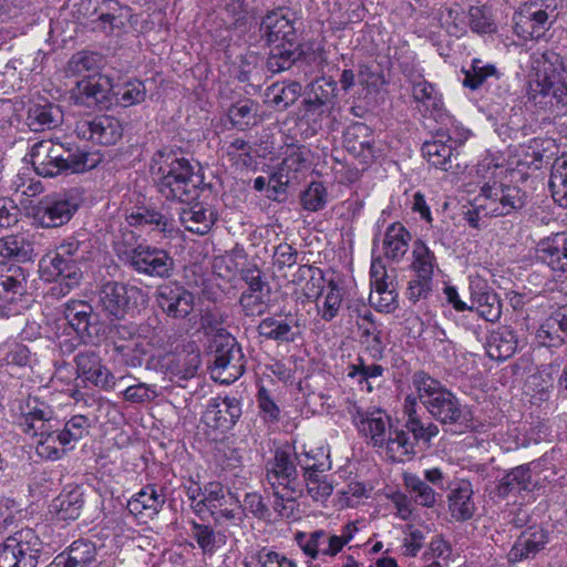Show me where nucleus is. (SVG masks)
<instances>
[{"label":"nucleus","mask_w":567,"mask_h":567,"mask_svg":"<svg viewBox=\"0 0 567 567\" xmlns=\"http://www.w3.org/2000/svg\"><path fill=\"white\" fill-rule=\"evenodd\" d=\"M341 406L351 417L358 433L373 447L382 450L389 460L404 462L414 455V444L409 434L393 427L391 417L384 410L375 406L363 408L354 396L344 398Z\"/></svg>","instance_id":"nucleus-1"},{"label":"nucleus","mask_w":567,"mask_h":567,"mask_svg":"<svg viewBox=\"0 0 567 567\" xmlns=\"http://www.w3.org/2000/svg\"><path fill=\"white\" fill-rule=\"evenodd\" d=\"M31 164L35 173L43 177L79 174L94 168L100 156L81 150L72 143L43 140L37 142L30 152Z\"/></svg>","instance_id":"nucleus-2"},{"label":"nucleus","mask_w":567,"mask_h":567,"mask_svg":"<svg viewBox=\"0 0 567 567\" xmlns=\"http://www.w3.org/2000/svg\"><path fill=\"white\" fill-rule=\"evenodd\" d=\"M412 385L420 403L437 423L461 430L470 427L472 416L467 406L439 380L420 370L413 373Z\"/></svg>","instance_id":"nucleus-3"},{"label":"nucleus","mask_w":567,"mask_h":567,"mask_svg":"<svg viewBox=\"0 0 567 567\" xmlns=\"http://www.w3.org/2000/svg\"><path fill=\"white\" fill-rule=\"evenodd\" d=\"M157 168V189L166 199H177L190 204L199 195L203 177L185 157L174 150L162 148L153 156Z\"/></svg>","instance_id":"nucleus-4"},{"label":"nucleus","mask_w":567,"mask_h":567,"mask_svg":"<svg viewBox=\"0 0 567 567\" xmlns=\"http://www.w3.org/2000/svg\"><path fill=\"white\" fill-rule=\"evenodd\" d=\"M265 481L267 489L272 492V507L278 516L292 520L299 518L297 496L302 492V482L292 453L276 451L274 458L266 465Z\"/></svg>","instance_id":"nucleus-5"},{"label":"nucleus","mask_w":567,"mask_h":567,"mask_svg":"<svg viewBox=\"0 0 567 567\" xmlns=\"http://www.w3.org/2000/svg\"><path fill=\"white\" fill-rule=\"evenodd\" d=\"M535 63L534 92L550 97V103L567 105V60L555 51H545Z\"/></svg>","instance_id":"nucleus-6"},{"label":"nucleus","mask_w":567,"mask_h":567,"mask_svg":"<svg viewBox=\"0 0 567 567\" xmlns=\"http://www.w3.org/2000/svg\"><path fill=\"white\" fill-rule=\"evenodd\" d=\"M210 350L214 357L212 375L221 383L236 381L245 372V358L236 339L224 331L212 340Z\"/></svg>","instance_id":"nucleus-7"},{"label":"nucleus","mask_w":567,"mask_h":567,"mask_svg":"<svg viewBox=\"0 0 567 567\" xmlns=\"http://www.w3.org/2000/svg\"><path fill=\"white\" fill-rule=\"evenodd\" d=\"M42 542L31 528L21 529L0 544V567H37Z\"/></svg>","instance_id":"nucleus-8"},{"label":"nucleus","mask_w":567,"mask_h":567,"mask_svg":"<svg viewBox=\"0 0 567 567\" xmlns=\"http://www.w3.org/2000/svg\"><path fill=\"white\" fill-rule=\"evenodd\" d=\"M555 8L546 0L524 3L514 14L515 33L524 40H539L556 21Z\"/></svg>","instance_id":"nucleus-9"},{"label":"nucleus","mask_w":567,"mask_h":567,"mask_svg":"<svg viewBox=\"0 0 567 567\" xmlns=\"http://www.w3.org/2000/svg\"><path fill=\"white\" fill-rule=\"evenodd\" d=\"M464 79L462 84L471 90H477L486 83L489 100L497 105L507 104L512 97L508 79L501 74L495 65L483 64L478 59H474L468 69H462Z\"/></svg>","instance_id":"nucleus-10"},{"label":"nucleus","mask_w":567,"mask_h":567,"mask_svg":"<svg viewBox=\"0 0 567 567\" xmlns=\"http://www.w3.org/2000/svg\"><path fill=\"white\" fill-rule=\"evenodd\" d=\"M145 301L143 290L117 281L105 282L99 291V306L105 316L122 319L140 302Z\"/></svg>","instance_id":"nucleus-11"},{"label":"nucleus","mask_w":567,"mask_h":567,"mask_svg":"<svg viewBox=\"0 0 567 567\" xmlns=\"http://www.w3.org/2000/svg\"><path fill=\"white\" fill-rule=\"evenodd\" d=\"M467 135L468 132H465L462 137L454 138L450 132H437L433 141L423 143L422 154L433 167L456 174L466 167L458 161L457 147L464 143Z\"/></svg>","instance_id":"nucleus-12"},{"label":"nucleus","mask_w":567,"mask_h":567,"mask_svg":"<svg viewBox=\"0 0 567 567\" xmlns=\"http://www.w3.org/2000/svg\"><path fill=\"white\" fill-rule=\"evenodd\" d=\"M79 209V199L72 194H53L42 198L33 210L34 219L42 227H60Z\"/></svg>","instance_id":"nucleus-13"},{"label":"nucleus","mask_w":567,"mask_h":567,"mask_svg":"<svg viewBox=\"0 0 567 567\" xmlns=\"http://www.w3.org/2000/svg\"><path fill=\"white\" fill-rule=\"evenodd\" d=\"M481 196L489 203L485 206L493 216H506L525 206L526 193L518 186L504 185L494 181L481 186Z\"/></svg>","instance_id":"nucleus-14"},{"label":"nucleus","mask_w":567,"mask_h":567,"mask_svg":"<svg viewBox=\"0 0 567 567\" xmlns=\"http://www.w3.org/2000/svg\"><path fill=\"white\" fill-rule=\"evenodd\" d=\"M241 414L243 408L238 398L217 395L208 401L202 421L206 427L225 433L235 426Z\"/></svg>","instance_id":"nucleus-15"},{"label":"nucleus","mask_w":567,"mask_h":567,"mask_svg":"<svg viewBox=\"0 0 567 567\" xmlns=\"http://www.w3.org/2000/svg\"><path fill=\"white\" fill-rule=\"evenodd\" d=\"M78 137L101 145H114L123 135L121 122L109 115H97L79 120L74 128Z\"/></svg>","instance_id":"nucleus-16"},{"label":"nucleus","mask_w":567,"mask_h":567,"mask_svg":"<svg viewBox=\"0 0 567 567\" xmlns=\"http://www.w3.org/2000/svg\"><path fill=\"white\" fill-rule=\"evenodd\" d=\"M337 82L332 78H319L312 81L303 100V116L316 121L329 114L337 104Z\"/></svg>","instance_id":"nucleus-17"},{"label":"nucleus","mask_w":567,"mask_h":567,"mask_svg":"<svg viewBox=\"0 0 567 567\" xmlns=\"http://www.w3.org/2000/svg\"><path fill=\"white\" fill-rule=\"evenodd\" d=\"M296 22V19L289 18L282 10L270 11L259 23L260 39L266 45H293L298 42Z\"/></svg>","instance_id":"nucleus-18"},{"label":"nucleus","mask_w":567,"mask_h":567,"mask_svg":"<svg viewBox=\"0 0 567 567\" xmlns=\"http://www.w3.org/2000/svg\"><path fill=\"white\" fill-rule=\"evenodd\" d=\"M19 425L25 434L43 435L53 429L54 411L37 396H28L19 406Z\"/></svg>","instance_id":"nucleus-19"},{"label":"nucleus","mask_w":567,"mask_h":567,"mask_svg":"<svg viewBox=\"0 0 567 567\" xmlns=\"http://www.w3.org/2000/svg\"><path fill=\"white\" fill-rule=\"evenodd\" d=\"M40 271L47 280H65V286L71 289L78 285L81 278V271L73 259L72 250H64L59 254L58 250H49L40 260Z\"/></svg>","instance_id":"nucleus-20"},{"label":"nucleus","mask_w":567,"mask_h":567,"mask_svg":"<svg viewBox=\"0 0 567 567\" xmlns=\"http://www.w3.org/2000/svg\"><path fill=\"white\" fill-rule=\"evenodd\" d=\"M156 301L167 316L176 319L186 318L194 308L193 293L174 281L157 287Z\"/></svg>","instance_id":"nucleus-21"},{"label":"nucleus","mask_w":567,"mask_h":567,"mask_svg":"<svg viewBox=\"0 0 567 567\" xmlns=\"http://www.w3.org/2000/svg\"><path fill=\"white\" fill-rule=\"evenodd\" d=\"M200 363V353L194 342H188L183 346L181 351L166 353L162 358V367L171 379L188 380L194 378Z\"/></svg>","instance_id":"nucleus-22"},{"label":"nucleus","mask_w":567,"mask_h":567,"mask_svg":"<svg viewBox=\"0 0 567 567\" xmlns=\"http://www.w3.org/2000/svg\"><path fill=\"white\" fill-rule=\"evenodd\" d=\"M343 145L350 154L363 163L372 162L375 158L373 132L365 123L350 124L343 133Z\"/></svg>","instance_id":"nucleus-23"},{"label":"nucleus","mask_w":567,"mask_h":567,"mask_svg":"<svg viewBox=\"0 0 567 567\" xmlns=\"http://www.w3.org/2000/svg\"><path fill=\"white\" fill-rule=\"evenodd\" d=\"M535 462L526 463L513 467L497 482L494 494L504 499L509 495L530 493L537 487V482L533 478V468Z\"/></svg>","instance_id":"nucleus-24"},{"label":"nucleus","mask_w":567,"mask_h":567,"mask_svg":"<svg viewBox=\"0 0 567 567\" xmlns=\"http://www.w3.org/2000/svg\"><path fill=\"white\" fill-rule=\"evenodd\" d=\"M131 266L138 272L150 276L168 277L174 261L166 250H124Z\"/></svg>","instance_id":"nucleus-25"},{"label":"nucleus","mask_w":567,"mask_h":567,"mask_svg":"<svg viewBox=\"0 0 567 567\" xmlns=\"http://www.w3.org/2000/svg\"><path fill=\"white\" fill-rule=\"evenodd\" d=\"M93 308L82 300H71L64 305L63 318L56 321V329L64 328L63 334L71 336L73 332L78 338L90 336Z\"/></svg>","instance_id":"nucleus-26"},{"label":"nucleus","mask_w":567,"mask_h":567,"mask_svg":"<svg viewBox=\"0 0 567 567\" xmlns=\"http://www.w3.org/2000/svg\"><path fill=\"white\" fill-rule=\"evenodd\" d=\"M165 502V487L147 484L128 499L127 509L136 517L153 518L163 508Z\"/></svg>","instance_id":"nucleus-27"},{"label":"nucleus","mask_w":567,"mask_h":567,"mask_svg":"<svg viewBox=\"0 0 567 567\" xmlns=\"http://www.w3.org/2000/svg\"><path fill=\"white\" fill-rule=\"evenodd\" d=\"M74 361L79 377L105 390L113 388L114 375L101 363V359L95 352H80L75 355Z\"/></svg>","instance_id":"nucleus-28"},{"label":"nucleus","mask_w":567,"mask_h":567,"mask_svg":"<svg viewBox=\"0 0 567 567\" xmlns=\"http://www.w3.org/2000/svg\"><path fill=\"white\" fill-rule=\"evenodd\" d=\"M111 95L114 96V85L106 76L82 80L76 83L75 99L86 106H99L105 109L111 103Z\"/></svg>","instance_id":"nucleus-29"},{"label":"nucleus","mask_w":567,"mask_h":567,"mask_svg":"<svg viewBox=\"0 0 567 567\" xmlns=\"http://www.w3.org/2000/svg\"><path fill=\"white\" fill-rule=\"evenodd\" d=\"M518 340L514 330L507 326L492 330L486 340V353L492 360L504 361L517 350Z\"/></svg>","instance_id":"nucleus-30"},{"label":"nucleus","mask_w":567,"mask_h":567,"mask_svg":"<svg viewBox=\"0 0 567 567\" xmlns=\"http://www.w3.org/2000/svg\"><path fill=\"white\" fill-rule=\"evenodd\" d=\"M299 328L296 316L288 315L285 318L267 317L258 324V333L268 339L279 342H293L299 334L295 331Z\"/></svg>","instance_id":"nucleus-31"},{"label":"nucleus","mask_w":567,"mask_h":567,"mask_svg":"<svg viewBox=\"0 0 567 567\" xmlns=\"http://www.w3.org/2000/svg\"><path fill=\"white\" fill-rule=\"evenodd\" d=\"M547 543V535L543 529H528L523 532L508 553V561L517 563L534 558Z\"/></svg>","instance_id":"nucleus-32"},{"label":"nucleus","mask_w":567,"mask_h":567,"mask_svg":"<svg viewBox=\"0 0 567 567\" xmlns=\"http://www.w3.org/2000/svg\"><path fill=\"white\" fill-rule=\"evenodd\" d=\"M449 512L456 522L471 519L476 511L473 488L470 482H462L447 495Z\"/></svg>","instance_id":"nucleus-33"},{"label":"nucleus","mask_w":567,"mask_h":567,"mask_svg":"<svg viewBox=\"0 0 567 567\" xmlns=\"http://www.w3.org/2000/svg\"><path fill=\"white\" fill-rule=\"evenodd\" d=\"M302 286V293L309 301H317L327 288L328 280L321 269L308 265L297 266L291 282Z\"/></svg>","instance_id":"nucleus-34"},{"label":"nucleus","mask_w":567,"mask_h":567,"mask_svg":"<svg viewBox=\"0 0 567 567\" xmlns=\"http://www.w3.org/2000/svg\"><path fill=\"white\" fill-rule=\"evenodd\" d=\"M270 51L266 60V68L271 73H280L289 70L297 61L305 56V50L301 44H275L268 45Z\"/></svg>","instance_id":"nucleus-35"},{"label":"nucleus","mask_w":567,"mask_h":567,"mask_svg":"<svg viewBox=\"0 0 567 567\" xmlns=\"http://www.w3.org/2000/svg\"><path fill=\"white\" fill-rule=\"evenodd\" d=\"M25 122L34 132L51 130L63 122V113L60 106L53 103L33 104L28 110Z\"/></svg>","instance_id":"nucleus-36"},{"label":"nucleus","mask_w":567,"mask_h":567,"mask_svg":"<svg viewBox=\"0 0 567 567\" xmlns=\"http://www.w3.org/2000/svg\"><path fill=\"white\" fill-rule=\"evenodd\" d=\"M83 504V494L79 488L63 491L52 501L50 513L59 520H74L80 516Z\"/></svg>","instance_id":"nucleus-37"},{"label":"nucleus","mask_w":567,"mask_h":567,"mask_svg":"<svg viewBox=\"0 0 567 567\" xmlns=\"http://www.w3.org/2000/svg\"><path fill=\"white\" fill-rule=\"evenodd\" d=\"M96 559L95 545L86 539L74 540L64 551L58 555V563L63 567H91Z\"/></svg>","instance_id":"nucleus-38"},{"label":"nucleus","mask_w":567,"mask_h":567,"mask_svg":"<svg viewBox=\"0 0 567 567\" xmlns=\"http://www.w3.org/2000/svg\"><path fill=\"white\" fill-rule=\"evenodd\" d=\"M292 456L296 464L302 470L303 477L309 473L318 476V473H326L331 468L329 454L323 447L306 450L303 446L300 452L295 450Z\"/></svg>","instance_id":"nucleus-39"},{"label":"nucleus","mask_w":567,"mask_h":567,"mask_svg":"<svg viewBox=\"0 0 567 567\" xmlns=\"http://www.w3.org/2000/svg\"><path fill=\"white\" fill-rule=\"evenodd\" d=\"M258 111V102L251 99H240L228 107L227 117L233 127L246 131L256 125Z\"/></svg>","instance_id":"nucleus-40"},{"label":"nucleus","mask_w":567,"mask_h":567,"mask_svg":"<svg viewBox=\"0 0 567 567\" xmlns=\"http://www.w3.org/2000/svg\"><path fill=\"white\" fill-rule=\"evenodd\" d=\"M103 58L100 53L80 51L74 53L68 62L66 74L71 76H83V80H91L97 73Z\"/></svg>","instance_id":"nucleus-41"},{"label":"nucleus","mask_w":567,"mask_h":567,"mask_svg":"<svg viewBox=\"0 0 567 567\" xmlns=\"http://www.w3.org/2000/svg\"><path fill=\"white\" fill-rule=\"evenodd\" d=\"M342 301L343 288L333 279H329L323 295L316 301L318 315L327 322L333 320L341 309Z\"/></svg>","instance_id":"nucleus-42"},{"label":"nucleus","mask_w":567,"mask_h":567,"mask_svg":"<svg viewBox=\"0 0 567 567\" xmlns=\"http://www.w3.org/2000/svg\"><path fill=\"white\" fill-rule=\"evenodd\" d=\"M179 218L187 230L200 235L206 234L213 224V213L199 203L183 208Z\"/></svg>","instance_id":"nucleus-43"},{"label":"nucleus","mask_w":567,"mask_h":567,"mask_svg":"<svg viewBox=\"0 0 567 567\" xmlns=\"http://www.w3.org/2000/svg\"><path fill=\"white\" fill-rule=\"evenodd\" d=\"M549 187L554 200L558 203L559 206L567 208V153L554 161Z\"/></svg>","instance_id":"nucleus-44"},{"label":"nucleus","mask_w":567,"mask_h":567,"mask_svg":"<svg viewBox=\"0 0 567 567\" xmlns=\"http://www.w3.org/2000/svg\"><path fill=\"white\" fill-rule=\"evenodd\" d=\"M471 295L473 301V309L475 308L478 315L486 321H495L501 317L502 305L497 298V295L489 291L474 290L471 285Z\"/></svg>","instance_id":"nucleus-45"},{"label":"nucleus","mask_w":567,"mask_h":567,"mask_svg":"<svg viewBox=\"0 0 567 567\" xmlns=\"http://www.w3.org/2000/svg\"><path fill=\"white\" fill-rule=\"evenodd\" d=\"M189 526L190 537L196 540L204 554H213L220 546L221 535L215 532L213 526L194 519L189 522Z\"/></svg>","instance_id":"nucleus-46"},{"label":"nucleus","mask_w":567,"mask_h":567,"mask_svg":"<svg viewBox=\"0 0 567 567\" xmlns=\"http://www.w3.org/2000/svg\"><path fill=\"white\" fill-rule=\"evenodd\" d=\"M91 427V421L83 414L71 416L64 424V427L56 431V440L62 446H66L73 442L83 439Z\"/></svg>","instance_id":"nucleus-47"},{"label":"nucleus","mask_w":567,"mask_h":567,"mask_svg":"<svg viewBox=\"0 0 567 567\" xmlns=\"http://www.w3.org/2000/svg\"><path fill=\"white\" fill-rule=\"evenodd\" d=\"M146 339L138 333L128 343L117 342V353L127 365L135 368L142 364L143 358L150 353Z\"/></svg>","instance_id":"nucleus-48"},{"label":"nucleus","mask_w":567,"mask_h":567,"mask_svg":"<svg viewBox=\"0 0 567 567\" xmlns=\"http://www.w3.org/2000/svg\"><path fill=\"white\" fill-rule=\"evenodd\" d=\"M405 486L413 501L423 507H433L436 503V493L422 478L414 474L404 476Z\"/></svg>","instance_id":"nucleus-49"},{"label":"nucleus","mask_w":567,"mask_h":567,"mask_svg":"<svg viewBox=\"0 0 567 567\" xmlns=\"http://www.w3.org/2000/svg\"><path fill=\"white\" fill-rule=\"evenodd\" d=\"M145 85L140 80H130L123 84L114 85V97L122 106H131L145 100Z\"/></svg>","instance_id":"nucleus-50"},{"label":"nucleus","mask_w":567,"mask_h":567,"mask_svg":"<svg viewBox=\"0 0 567 567\" xmlns=\"http://www.w3.org/2000/svg\"><path fill=\"white\" fill-rule=\"evenodd\" d=\"M207 514L213 517L216 525H237L241 520L240 501L234 494L226 502L221 503L220 506L214 507Z\"/></svg>","instance_id":"nucleus-51"},{"label":"nucleus","mask_w":567,"mask_h":567,"mask_svg":"<svg viewBox=\"0 0 567 567\" xmlns=\"http://www.w3.org/2000/svg\"><path fill=\"white\" fill-rule=\"evenodd\" d=\"M234 493L219 482H209L204 486V498L199 506V517L203 518L210 509L220 506L221 503L233 496Z\"/></svg>","instance_id":"nucleus-52"},{"label":"nucleus","mask_w":567,"mask_h":567,"mask_svg":"<svg viewBox=\"0 0 567 567\" xmlns=\"http://www.w3.org/2000/svg\"><path fill=\"white\" fill-rule=\"evenodd\" d=\"M328 190L321 182H312L300 194V203L303 209L308 212H318L326 207L328 203Z\"/></svg>","instance_id":"nucleus-53"},{"label":"nucleus","mask_w":567,"mask_h":567,"mask_svg":"<svg viewBox=\"0 0 567 567\" xmlns=\"http://www.w3.org/2000/svg\"><path fill=\"white\" fill-rule=\"evenodd\" d=\"M554 389L551 378L547 374H533L526 383V393L530 396L533 404L539 405L548 401Z\"/></svg>","instance_id":"nucleus-54"},{"label":"nucleus","mask_w":567,"mask_h":567,"mask_svg":"<svg viewBox=\"0 0 567 567\" xmlns=\"http://www.w3.org/2000/svg\"><path fill=\"white\" fill-rule=\"evenodd\" d=\"M301 84L297 81H291L287 84H272L268 90V95H271V102L277 106L287 109L292 105L301 94Z\"/></svg>","instance_id":"nucleus-55"},{"label":"nucleus","mask_w":567,"mask_h":567,"mask_svg":"<svg viewBox=\"0 0 567 567\" xmlns=\"http://www.w3.org/2000/svg\"><path fill=\"white\" fill-rule=\"evenodd\" d=\"M412 269L415 279L433 282L434 269L437 268L436 258L432 250H413Z\"/></svg>","instance_id":"nucleus-56"},{"label":"nucleus","mask_w":567,"mask_h":567,"mask_svg":"<svg viewBox=\"0 0 567 567\" xmlns=\"http://www.w3.org/2000/svg\"><path fill=\"white\" fill-rule=\"evenodd\" d=\"M301 482L302 486L306 485L309 496L316 502L326 501L333 491V486L324 473H318V476L309 473Z\"/></svg>","instance_id":"nucleus-57"},{"label":"nucleus","mask_w":567,"mask_h":567,"mask_svg":"<svg viewBox=\"0 0 567 567\" xmlns=\"http://www.w3.org/2000/svg\"><path fill=\"white\" fill-rule=\"evenodd\" d=\"M225 11L230 20L229 29L245 33L248 30V10L245 0H229Z\"/></svg>","instance_id":"nucleus-58"},{"label":"nucleus","mask_w":567,"mask_h":567,"mask_svg":"<svg viewBox=\"0 0 567 567\" xmlns=\"http://www.w3.org/2000/svg\"><path fill=\"white\" fill-rule=\"evenodd\" d=\"M127 220L131 226L138 227L145 225H155L157 227L162 226V230L165 229L167 224V219L164 215L154 208L147 207H138L127 217Z\"/></svg>","instance_id":"nucleus-59"},{"label":"nucleus","mask_w":567,"mask_h":567,"mask_svg":"<svg viewBox=\"0 0 567 567\" xmlns=\"http://www.w3.org/2000/svg\"><path fill=\"white\" fill-rule=\"evenodd\" d=\"M324 537L326 530L318 529L310 534L298 532L295 539L305 555L311 559H318V549L320 545H323Z\"/></svg>","instance_id":"nucleus-60"},{"label":"nucleus","mask_w":567,"mask_h":567,"mask_svg":"<svg viewBox=\"0 0 567 567\" xmlns=\"http://www.w3.org/2000/svg\"><path fill=\"white\" fill-rule=\"evenodd\" d=\"M405 427L412 433L415 441H422L424 443H430L431 440L440 433L437 424L431 421L424 423L421 416L406 420Z\"/></svg>","instance_id":"nucleus-61"},{"label":"nucleus","mask_w":567,"mask_h":567,"mask_svg":"<svg viewBox=\"0 0 567 567\" xmlns=\"http://www.w3.org/2000/svg\"><path fill=\"white\" fill-rule=\"evenodd\" d=\"M55 432L52 429L48 430L45 434L39 435L41 439L35 446V452L41 458L56 461L65 454V450L58 449L54 445L58 441L56 435H54Z\"/></svg>","instance_id":"nucleus-62"},{"label":"nucleus","mask_w":567,"mask_h":567,"mask_svg":"<svg viewBox=\"0 0 567 567\" xmlns=\"http://www.w3.org/2000/svg\"><path fill=\"white\" fill-rule=\"evenodd\" d=\"M257 403L261 417L265 422L277 423L279 421L280 409L265 388L259 389L257 393Z\"/></svg>","instance_id":"nucleus-63"},{"label":"nucleus","mask_w":567,"mask_h":567,"mask_svg":"<svg viewBox=\"0 0 567 567\" xmlns=\"http://www.w3.org/2000/svg\"><path fill=\"white\" fill-rule=\"evenodd\" d=\"M256 567H297V565L286 556L277 551L262 548L255 555Z\"/></svg>","instance_id":"nucleus-64"}]
</instances>
